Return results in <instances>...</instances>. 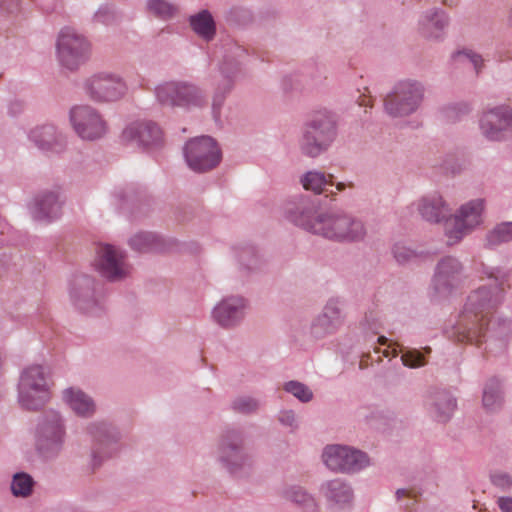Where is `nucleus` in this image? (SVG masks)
I'll return each instance as SVG.
<instances>
[{
	"label": "nucleus",
	"mask_w": 512,
	"mask_h": 512,
	"mask_svg": "<svg viewBox=\"0 0 512 512\" xmlns=\"http://www.w3.org/2000/svg\"><path fill=\"white\" fill-rule=\"evenodd\" d=\"M157 102L163 107L184 110L202 109L207 106L206 92L189 81H166L154 89Z\"/></svg>",
	"instance_id": "9"
},
{
	"label": "nucleus",
	"mask_w": 512,
	"mask_h": 512,
	"mask_svg": "<svg viewBox=\"0 0 512 512\" xmlns=\"http://www.w3.org/2000/svg\"><path fill=\"white\" fill-rule=\"evenodd\" d=\"M62 399L78 417L90 418L96 412V403L93 398L79 388L69 387L64 389Z\"/></svg>",
	"instance_id": "30"
},
{
	"label": "nucleus",
	"mask_w": 512,
	"mask_h": 512,
	"mask_svg": "<svg viewBox=\"0 0 512 512\" xmlns=\"http://www.w3.org/2000/svg\"><path fill=\"white\" fill-rule=\"evenodd\" d=\"M94 265L99 274L109 282L123 281L131 273L125 252L110 244L97 248Z\"/></svg>",
	"instance_id": "18"
},
{
	"label": "nucleus",
	"mask_w": 512,
	"mask_h": 512,
	"mask_svg": "<svg viewBox=\"0 0 512 512\" xmlns=\"http://www.w3.org/2000/svg\"><path fill=\"white\" fill-rule=\"evenodd\" d=\"M333 178L334 176L332 174L326 175L324 172L311 170L301 176L300 183L305 190L320 194L328 191L326 186L333 185Z\"/></svg>",
	"instance_id": "36"
},
{
	"label": "nucleus",
	"mask_w": 512,
	"mask_h": 512,
	"mask_svg": "<svg viewBox=\"0 0 512 512\" xmlns=\"http://www.w3.org/2000/svg\"><path fill=\"white\" fill-rule=\"evenodd\" d=\"M497 504L499 509L502 512H512V497L510 496H502L497 500Z\"/></svg>",
	"instance_id": "52"
},
{
	"label": "nucleus",
	"mask_w": 512,
	"mask_h": 512,
	"mask_svg": "<svg viewBox=\"0 0 512 512\" xmlns=\"http://www.w3.org/2000/svg\"><path fill=\"white\" fill-rule=\"evenodd\" d=\"M283 496L286 500L299 505L306 512H318V504L315 498L300 486L287 488Z\"/></svg>",
	"instance_id": "38"
},
{
	"label": "nucleus",
	"mask_w": 512,
	"mask_h": 512,
	"mask_svg": "<svg viewBox=\"0 0 512 512\" xmlns=\"http://www.w3.org/2000/svg\"><path fill=\"white\" fill-rule=\"evenodd\" d=\"M457 58L463 63H469L473 66L476 75H479L484 68V59L482 55L473 50H463L457 53Z\"/></svg>",
	"instance_id": "49"
},
{
	"label": "nucleus",
	"mask_w": 512,
	"mask_h": 512,
	"mask_svg": "<svg viewBox=\"0 0 512 512\" xmlns=\"http://www.w3.org/2000/svg\"><path fill=\"white\" fill-rule=\"evenodd\" d=\"M478 272L481 279H489L494 282V285L481 286L471 291L457 319L445 328L447 337L457 342L475 339L480 335L483 331V323L504 300L507 273L500 267H491L483 263Z\"/></svg>",
	"instance_id": "1"
},
{
	"label": "nucleus",
	"mask_w": 512,
	"mask_h": 512,
	"mask_svg": "<svg viewBox=\"0 0 512 512\" xmlns=\"http://www.w3.org/2000/svg\"><path fill=\"white\" fill-rule=\"evenodd\" d=\"M83 94L96 104H113L123 100L129 91L126 79L118 72L100 70L81 84Z\"/></svg>",
	"instance_id": "8"
},
{
	"label": "nucleus",
	"mask_w": 512,
	"mask_h": 512,
	"mask_svg": "<svg viewBox=\"0 0 512 512\" xmlns=\"http://www.w3.org/2000/svg\"><path fill=\"white\" fill-rule=\"evenodd\" d=\"M416 210L421 218L431 224H439L449 219L450 207L438 192H432L419 198L416 202Z\"/></svg>",
	"instance_id": "26"
},
{
	"label": "nucleus",
	"mask_w": 512,
	"mask_h": 512,
	"mask_svg": "<svg viewBox=\"0 0 512 512\" xmlns=\"http://www.w3.org/2000/svg\"><path fill=\"white\" fill-rule=\"evenodd\" d=\"M188 167L196 173H205L216 168L222 159L221 149L210 136L190 139L183 148Z\"/></svg>",
	"instance_id": "17"
},
{
	"label": "nucleus",
	"mask_w": 512,
	"mask_h": 512,
	"mask_svg": "<svg viewBox=\"0 0 512 512\" xmlns=\"http://www.w3.org/2000/svg\"><path fill=\"white\" fill-rule=\"evenodd\" d=\"M512 240V221L502 222L490 230L485 237L486 246L494 248Z\"/></svg>",
	"instance_id": "42"
},
{
	"label": "nucleus",
	"mask_w": 512,
	"mask_h": 512,
	"mask_svg": "<svg viewBox=\"0 0 512 512\" xmlns=\"http://www.w3.org/2000/svg\"><path fill=\"white\" fill-rule=\"evenodd\" d=\"M8 110L11 115L15 116L23 110V103L20 101H13L9 104Z\"/></svg>",
	"instance_id": "55"
},
{
	"label": "nucleus",
	"mask_w": 512,
	"mask_h": 512,
	"mask_svg": "<svg viewBox=\"0 0 512 512\" xmlns=\"http://www.w3.org/2000/svg\"><path fill=\"white\" fill-rule=\"evenodd\" d=\"M63 205L64 200L58 189H45L33 197L29 213L34 221L50 224L61 217Z\"/></svg>",
	"instance_id": "23"
},
{
	"label": "nucleus",
	"mask_w": 512,
	"mask_h": 512,
	"mask_svg": "<svg viewBox=\"0 0 512 512\" xmlns=\"http://www.w3.org/2000/svg\"><path fill=\"white\" fill-rule=\"evenodd\" d=\"M235 83L236 80L222 77L221 80L217 83L213 92L211 104L212 116L215 121L220 120L222 107L226 101L227 96L234 89Z\"/></svg>",
	"instance_id": "37"
},
{
	"label": "nucleus",
	"mask_w": 512,
	"mask_h": 512,
	"mask_svg": "<svg viewBox=\"0 0 512 512\" xmlns=\"http://www.w3.org/2000/svg\"><path fill=\"white\" fill-rule=\"evenodd\" d=\"M425 87L415 79L400 80L384 98V111L392 118H404L416 113L424 101Z\"/></svg>",
	"instance_id": "12"
},
{
	"label": "nucleus",
	"mask_w": 512,
	"mask_h": 512,
	"mask_svg": "<svg viewBox=\"0 0 512 512\" xmlns=\"http://www.w3.org/2000/svg\"><path fill=\"white\" fill-rule=\"evenodd\" d=\"M130 247L141 253L161 252L165 243L161 236L154 232H138L129 239Z\"/></svg>",
	"instance_id": "35"
},
{
	"label": "nucleus",
	"mask_w": 512,
	"mask_h": 512,
	"mask_svg": "<svg viewBox=\"0 0 512 512\" xmlns=\"http://www.w3.org/2000/svg\"><path fill=\"white\" fill-rule=\"evenodd\" d=\"M449 19L441 9H431L424 12L418 21V31L422 37L428 40H440L443 38Z\"/></svg>",
	"instance_id": "29"
},
{
	"label": "nucleus",
	"mask_w": 512,
	"mask_h": 512,
	"mask_svg": "<svg viewBox=\"0 0 512 512\" xmlns=\"http://www.w3.org/2000/svg\"><path fill=\"white\" fill-rule=\"evenodd\" d=\"M85 431L91 439L89 467L92 471L115 457L121 449V433L106 421L90 422Z\"/></svg>",
	"instance_id": "11"
},
{
	"label": "nucleus",
	"mask_w": 512,
	"mask_h": 512,
	"mask_svg": "<svg viewBox=\"0 0 512 512\" xmlns=\"http://www.w3.org/2000/svg\"><path fill=\"white\" fill-rule=\"evenodd\" d=\"M69 122L76 135L84 141L104 138L109 125L104 115L89 104L74 105L69 110Z\"/></svg>",
	"instance_id": "16"
},
{
	"label": "nucleus",
	"mask_w": 512,
	"mask_h": 512,
	"mask_svg": "<svg viewBox=\"0 0 512 512\" xmlns=\"http://www.w3.org/2000/svg\"><path fill=\"white\" fill-rule=\"evenodd\" d=\"M230 407L235 413L252 415L260 411L262 402L259 398L251 395H239L231 401Z\"/></svg>",
	"instance_id": "43"
},
{
	"label": "nucleus",
	"mask_w": 512,
	"mask_h": 512,
	"mask_svg": "<svg viewBox=\"0 0 512 512\" xmlns=\"http://www.w3.org/2000/svg\"><path fill=\"white\" fill-rule=\"evenodd\" d=\"M283 389L302 403H308L314 397L313 391L306 384L297 380L284 383Z\"/></svg>",
	"instance_id": "45"
},
{
	"label": "nucleus",
	"mask_w": 512,
	"mask_h": 512,
	"mask_svg": "<svg viewBox=\"0 0 512 512\" xmlns=\"http://www.w3.org/2000/svg\"><path fill=\"white\" fill-rule=\"evenodd\" d=\"M321 212L316 198L302 194L291 197L283 206L284 217L288 221L312 234Z\"/></svg>",
	"instance_id": "20"
},
{
	"label": "nucleus",
	"mask_w": 512,
	"mask_h": 512,
	"mask_svg": "<svg viewBox=\"0 0 512 512\" xmlns=\"http://www.w3.org/2000/svg\"><path fill=\"white\" fill-rule=\"evenodd\" d=\"M56 55L62 67L75 72L90 60L92 44L85 35L74 28L64 27L57 37Z\"/></svg>",
	"instance_id": "13"
},
{
	"label": "nucleus",
	"mask_w": 512,
	"mask_h": 512,
	"mask_svg": "<svg viewBox=\"0 0 512 512\" xmlns=\"http://www.w3.org/2000/svg\"><path fill=\"white\" fill-rule=\"evenodd\" d=\"M505 401L503 380L493 376L488 378L482 387V407L488 412L500 410Z\"/></svg>",
	"instance_id": "31"
},
{
	"label": "nucleus",
	"mask_w": 512,
	"mask_h": 512,
	"mask_svg": "<svg viewBox=\"0 0 512 512\" xmlns=\"http://www.w3.org/2000/svg\"><path fill=\"white\" fill-rule=\"evenodd\" d=\"M398 354H399V351L396 348H394L391 352L389 350H384L383 351V355L385 357H388L389 355H392L393 357H397Z\"/></svg>",
	"instance_id": "56"
},
{
	"label": "nucleus",
	"mask_w": 512,
	"mask_h": 512,
	"mask_svg": "<svg viewBox=\"0 0 512 512\" xmlns=\"http://www.w3.org/2000/svg\"><path fill=\"white\" fill-rule=\"evenodd\" d=\"M277 421L291 433L296 432L300 427V421L296 412L292 409H282L277 414Z\"/></svg>",
	"instance_id": "48"
},
{
	"label": "nucleus",
	"mask_w": 512,
	"mask_h": 512,
	"mask_svg": "<svg viewBox=\"0 0 512 512\" xmlns=\"http://www.w3.org/2000/svg\"><path fill=\"white\" fill-rule=\"evenodd\" d=\"M320 492L331 507L343 509L353 500V489L350 483L342 478L325 481Z\"/></svg>",
	"instance_id": "28"
},
{
	"label": "nucleus",
	"mask_w": 512,
	"mask_h": 512,
	"mask_svg": "<svg viewBox=\"0 0 512 512\" xmlns=\"http://www.w3.org/2000/svg\"><path fill=\"white\" fill-rule=\"evenodd\" d=\"M122 137L126 142L150 149L161 144L162 131L156 123L151 121L134 122L123 130Z\"/></svg>",
	"instance_id": "24"
},
{
	"label": "nucleus",
	"mask_w": 512,
	"mask_h": 512,
	"mask_svg": "<svg viewBox=\"0 0 512 512\" xmlns=\"http://www.w3.org/2000/svg\"><path fill=\"white\" fill-rule=\"evenodd\" d=\"M35 481L33 477L26 472H17L11 480V493L17 498H28L32 495Z\"/></svg>",
	"instance_id": "39"
},
{
	"label": "nucleus",
	"mask_w": 512,
	"mask_h": 512,
	"mask_svg": "<svg viewBox=\"0 0 512 512\" xmlns=\"http://www.w3.org/2000/svg\"><path fill=\"white\" fill-rule=\"evenodd\" d=\"M222 60L219 63V72L222 78L238 79L243 60L247 57V49L233 39H225L221 44Z\"/></svg>",
	"instance_id": "25"
},
{
	"label": "nucleus",
	"mask_w": 512,
	"mask_h": 512,
	"mask_svg": "<svg viewBox=\"0 0 512 512\" xmlns=\"http://www.w3.org/2000/svg\"><path fill=\"white\" fill-rule=\"evenodd\" d=\"M479 129L488 141L508 140L512 137V107L500 105L484 111L479 118Z\"/></svg>",
	"instance_id": "19"
},
{
	"label": "nucleus",
	"mask_w": 512,
	"mask_h": 512,
	"mask_svg": "<svg viewBox=\"0 0 512 512\" xmlns=\"http://www.w3.org/2000/svg\"><path fill=\"white\" fill-rule=\"evenodd\" d=\"M362 326L370 330L374 334H378L380 328L382 327V323L380 317L373 312H370L365 315Z\"/></svg>",
	"instance_id": "51"
},
{
	"label": "nucleus",
	"mask_w": 512,
	"mask_h": 512,
	"mask_svg": "<svg viewBox=\"0 0 512 512\" xmlns=\"http://www.w3.org/2000/svg\"><path fill=\"white\" fill-rule=\"evenodd\" d=\"M191 30L202 40L212 41L216 36V22L207 9H203L188 18Z\"/></svg>",
	"instance_id": "34"
},
{
	"label": "nucleus",
	"mask_w": 512,
	"mask_h": 512,
	"mask_svg": "<svg viewBox=\"0 0 512 512\" xmlns=\"http://www.w3.org/2000/svg\"><path fill=\"white\" fill-rule=\"evenodd\" d=\"M94 21L106 26L117 24L121 20V14L115 8L104 5L94 14Z\"/></svg>",
	"instance_id": "47"
},
{
	"label": "nucleus",
	"mask_w": 512,
	"mask_h": 512,
	"mask_svg": "<svg viewBox=\"0 0 512 512\" xmlns=\"http://www.w3.org/2000/svg\"><path fill=\"white\" fill-rule=\"evenodd\" d=\"M321 459L330 471L348 475L359 473L371 465L366 452L341 444L326 445Z\"/></svg>",
	"instance_id": "14"
},
{
	"label": "nucleus",
	"mask_w": 512,
	"mask_h": 512,
	"mask_svg": "<svg viewBox=\"0 0 512 512\" xmlns=\"http://www.w3.org/2000/svg\"><path fill=\"white\" fill-rule=\"evenodd\" d=\"M146 11L161 20H170L178 13V7L168 0H146Z\"/></svg>",
	"instance_id": "40"
},
{
	"label": "nucleus",
	"mask_w": 512,
	"mask_h": 512,
	"mask_svg": "<svg viewBox=\"0 0 512 512\" xmlns=\"http://www.w3.org/2000/svg\"><path fill=\"white\" fill-rule=\"evenodd\" d=\"M66 439V418L60 411L47 409L37 417L33 428V446L42 460H56L64 450Z\"/></svg>",
	"instance_id": "3"
},
{
	"label": "nucleus",
	"mask_w": 512,
	"mask_h": 512,
	"mask_svg": "<svg viewBox=\"0 0 512 512\" xmlns=\"http://www.w3.org/2000/svg\"><path fill=\"white\" fill-rule=\"evenodd\" d=\"M512 336V322L507 318H497L483 323V331L475 339H465V342L479 344L488 338L507 340Z\"/></svg>",
	"instance_id": "32"
},
{
	"label": "nucleus",
	"mask_w": 512,
	"mask_h": 512,
	"mask_svg": "<svg viewBox=\"0 0 512 512\" xmlns=\"http://www.w3.org/2000/svg\"><path fill=\"white\" fill-rule=\"evenodd\" d=\"M245 440L244 430L229 427L222 431L217 442V462L236 478L249 476L254 465L253 456L245 449Z\"/></svg>",
	"instance_id": "4"
},
{
	"label": "nucleus",
	"mask_w": 512,
	"mask_h": 512,
	"mask_svg": "<svg viewBox=\"0 0 512 512\" xmlns=\"http://www.w3.org/2000/svg\"><path fill=\"white\" fill-rule=\"evenodd\" d=\"M456 405V399L449 392L438 391L431 397L429 412L436 421L445 423L451 418Z\"/></svg>",
	"instance_id": "33"
},
{
	"label": "nucleus",
	"mask_w": 512,
	"mask_h": 512,
	"mask_svg": "<svg viewBox=\"0 0 512 512\" xmlns=\"http://www.w3.org/2000/svg\"><path fill=\"white\" fill-rule=\"evenodd\" d=\"M337 137L336 114L327 109L317 110L302 125L299 150L306 157L317 158L330 149Z\"/></svg>",
	"instance_id": "2"
},
{
	"label": "nucleus",
	"mask_w": 512,
	"mask_h": 512,
	"mask_svg": "<svg viewBox=\"0 0 512 512\" xmlns=\"http://www.w3.org/2000/svg\"><path fill=\"white\" fill-rule=\"evenodd\" d=\"M392 253L395 260L402 265L415 262L421 257V253L403 243H396L393 246Z\"/></svg>",
	"instance_id": "46"
},
{
	"label": "nucleus",
	"mask_w": 512,
	"mask_h": 512,
	"mask_svg": "<svg viewBox=\"0 0 512 512\" xmlns=\"http://www.w3.org/2000/svg\"><path fill=\"white\" fill-rule=\"evenodd\" d=\"M395 495L398 501H400L403 497H410L409 491L403 488L397 489ZM411 504L412 500L409 498V501L405 502L402 506L408 508Z\"/></svg>",
	"instance_id": "54"
},
{
	"label": "nucleus",
	"mask_w": 512,
	"mask_h": 512,
	"mask_svg": "<svg viewBox=\"0 0 512 512\" xmlns=\"http://www.w3.org/2000/svg\"><path fill=\"white\" fill-rule=\"evenodd\" d=\"M314 235L335 242H359L366 234L362 220L340 210L322 211L315 224Z\"/></svg>",
	"instance_id": "7"
},
{
	"label": "nucleus",
	"mask_w": 512,
	"mask_h": 512,
	"mask_svg": "<svg viewBox=\"0 0 512 512\" xmlns=\"http://www.w3.org/2000/svg\"><path fill=\"white\" fill-rule=\"evenodd\" d=\"M398 347H400L401 355V362L405 367L408 368H419L423 367L427 364V361L425 359V354L431 353V348L426 346L423 348V352L417 349H411V348H403L399 344L395 343Z\"/></svg>",
	"instance_id": "44"
},
{
	"label": "nucleus",
	"mask_w": 512,
	"mask_h": 512,
	"mask_svg": "<svg viewBox=\"0 0 512 512\" xmlns=\"http://www.w3.org/2000/svg\"><path fill=\"white\" fill-rule=\"evenodd\" d=\"M345 188H346V184L343 183V182H339V183L336 184V189L338 191H343Z\"/></svg>",
	"instance_id": "58"
},
{
	"label": "nucleus",
	"mask_w": 512,
	"mask_h": 512,
	"mask_svg": "<svg viewBox=\"0 0 512 512\" xmlns=\"http://www.w3.org/2000/svg\"><path fill=\"white\" fill-rule=\"evenodd\" d=\"M344 321V302L340 298H330L312 320L310 336L316 340L331 336L343 326Z\"/></svg>",
	"instance_id": "21"
},
{
	"label": "nucleus",
	"mask_w": 512,
	"mask_h": 512,
	"mask_svg": "<svg viewBox=\"0 0 512 512\" xmlns=\"http://www.w3.org/2000/svg\"><path fill=\"white\" fill-rule=\"evenodd\" d=\"M236 260L240 269L246 273L252 272L260 267V256L253 246H243L236 251Z\"/></svg>",
	"instance_id": "41"
},
{
	"label": "nucleus",
	"mask_w": 512,
	"mask_h": 512,
	"mask_svg": "<svg viewBox=\"0 0 512 512\" xmlns=\"http://www.w3.org/2000/svg\"><path fill=\"white\" fill-rule=\"evenodd\" d=\"M486 202L476 198L463 203L444 224L446 244L450 247L459 244L484 222Z\"/></svg>",
	"instance_id": "10"
},
{
	"label": "nucleus",
	"mask_w": 512,
	"mask_h": 512,
	"mask_svg": "<svg viewBox=\"0 0 512 512\" xmlns=\"http://www.w3.org/2000/svg\"><path fill=\"white\" fill-rule=\"evenodd\" d=\"M0 8L12 13L18 9V0H0Z\"/></svg>",
	"instance_id": "53"
},
{
	"label": "nucleus",
	"mask_w": 512,
	"mask_h": 512,
	"mask_svg": "<svg viewBox=\"0 0 512 512\" xmlns=\"http://www.w3.org/2000/svg\"><path fill=\"white\" fill-rule=\"evenodd\" d=\"M491 483L503 492H507L512 487V476L503 471H495L490 474Z\"/></svg>",
	"instance_id": "50"
},
{
	"label": "nucleus",
	"mask_w": 512,
	"mask_h": 512,
	"mask_svg": "<svg viewBox=\"0 0 512 512\" xmlns=\"http://www.w3.org/2000/svg\"><path fill=\"white\" fill-rule=\"evenodd\" d=\"M467 280L464 262L457 256L444 255L433 268L429 285L430 296L434 300H447L456 295Z\"/></svg>",
	"instance_id": "5"
},
{
	"label": "nucleus",
	"mask_w": 512,
	"mask_h": 512,
	"mask_svg": "<svg viewBox=\"0 0 512 512\" xmlns=\"http://www.w3.org/2000/svg\"><path fill=\"white\" fill-rule=\"evenodd\" d=\"M248 300L241 295L222 298L212 309L211 318L223 329H234L245 319Z\"/></svg>",
	"instance_id": "22"
},
{
	"label": "nucleus",
	"mask_w": 512,
	"mask_h": 512,
	"mask_svg": "<svg viewBox=\"0 0 512 512\" xmlns=\"http://www.w3.org/2000/svg\"><path fill=\"white\" fill-rule=\"evenodd\" d=\"M69 296L81 313L98 315L104 310L101 283L90 275H75L70 283Z\"/></svg>",
	"instance_id": "15"
},
{
	"label": "nucleus",
	"mask_w": 512,
	"mask_h": 512,
	"mask_svg": "<svg viewBox=\"0 0 512 512\" xmlns=\"http://www.w3.org/2000/svg\"><path fill=\"white\" fill-rule=\"evenodd\" d=\"M51 400V385L48 373L39 364L25 367L17 385V402L26 411L35 412Z\"/></svg>",
	"instance_id": "6"
},
{
	"label": "nucleus",
	"mask_w": 512,
	"mask_h": 512,
	"mask_svg": "<svg viewBox=\"0 0 512 512\" xmlns=\"http://www.w3.org/2000/svg\"><path fill=\"white\" fill-rule=\"evenodd\" d=\"M378 343L380 345H386L388 343V338H386L385 336H379Z\"/></svg>",
	"instance_id": "57"
},
{
	"label": "nucleus",
	"mask_w": 512,
	"mask_h": 512,
	"mask_svg": "<svg viewBox=\"0 0 512 512\" xmlns=\"http://www.w3.org/2000/svg\"><path fill=\"white\" fill-rule=\"evenodd\" d=\"M28 137L38 149L44 152L58 154L63 152L67 145L65 135L52 124L31 129Z\"/></svg>",
	"instance_id": "27"
}]
</instances>
